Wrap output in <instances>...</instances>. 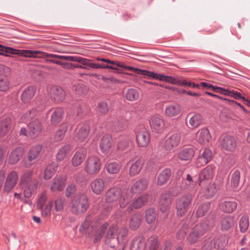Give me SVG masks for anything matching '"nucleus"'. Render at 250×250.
I'll return each instance as SVG.
<instances>
[{"mask_svg": "<svg viewBox=\"0 0 250 250\" xmlns=\"http://www.w3.org/2000/svg\"><path fill=\"white\" fill-rule=\"evenodd\" d=\"M139 93L137 90L133 88L129 89L126 93V98L127 100L133 101L138 99Z\"/></svg>", "mask_w": 250, "mask_h": 250, "instance_id": "nucleus-62", "label": "nucleus"}, {"mask_svg": "<svg viewBox=\"0 0 250 250\" xmlns=\"http://www.w3.org/2000/svg\"><path fill=\"white\" fill-rule=\"evenodd\" d=\"M212 158V152L208 148H205L202 154L198 157L196 160L197 167H201L209 162Z\"/></svg>", "mask_w": 250, "mask_h": 250, "instance_id": "nucleus-19", "label": "nucleus"}, {"mask_svg": "<svg viewBox=\"0 0 250 250\" xmlns=\"http://www.w3.org/2000/svg\"><path fill=\"white\" fill-rule=\"evenodd\" d=\"M97 110L103 114L107 113L108 111V107L107 103L101 102L97 106Z\"/></svg>", "mask_w": 250, "mask_h": 250, "instance_id": "nucleus-64", "label": "nucleus"}, {"mask_svg": "<svg viewBox=\"0 0 250 250\" xmlns=\"http://www.w3.org/2000/svg\"><path fill=\"white\" fill-rule=\"evenodd\" d=\"M64 187V182L62 177H56L50 186V190L52 192L62 191Z\"/></svg>", "mask_w": 250, "mask_h": 250, "instance_id": "nucleus-37", "label": "nucleus"}, {"mask_svg": "<svg viewBox=\"0 0 250 250\" xmlns=\"http://www.w3.org/2000/svg\"><path fill=\"white\" fill-rule=\"evenodd\" d=\"M20 185L23 190L25 197L29 198L36 193L38 187V181L34 177L33 170H27L22 173Z\"/></svg>", "mask_w": 250, "mask_h": 250, "instance_id": "nucleus-1", "label": "nucleus"}, {"mask_svg": "<svg viewBox=\"0 0 250 250\" xmlns=\"http://www.w3.org/2000/svg\"><path fill=\"white\" fill-rule=\"evenodd\" d=\"M64 90L60 87H55L52 89V97L57 102H62L65 98Z\"/></svg>", "mask_w": 250, "mask_h": 250, "instance_id": "nucleus-45", "label": "nucleus"}, {"mask_svg": "<svg viewBox=\"0 0 250 250\" xmlns=\"http://www.w3.org/2000/svg\"><path fill=\"white\" fill-rule=\"evenodd\" d=\"M128 233V230L125 227H122L119 230L116 241H117L119 245L120 246V249L121 250H124L127 242Z\"/></svg>", "mask_w": 250, "mask_h": 250, "instance_id": "nucleus-16", "label": "nucleus"}, {"mask_svg": "<svg viewBox=\"0 0 250 250\" xmlns=\"http://www.w3.org/2000/svg\"><path fill=\"white\" fill-rule=\"evenodd\" d=\"M63 113L64 111L62 108H55L51 116V124L55 125L60 123L62 119Z\"/></svg>", "mask_w": 250, "mask_h": 250, "instance_id": "nucleus-44", "label": "nucleus"}, {"mask_svg": "<svg viewBox=\"0 0 250 250\" xmlns=\"http://www.w3.org/2000/svg\"><path fill=\"white\" fill-rule=\"evenodd\" d=\"M171 175V171L168 168L163 170L159 175L157 180V184L159 186L165 184L169 179Z\"/></svg>", "mask_w": 250, "mask_h": 250, "instance_id": "nucleus-48", "label": "nucleus"}, {"mask_svg": "<svg viewBox=\"0 0 250 250\" xmlns=\"http://www.w3.org/2000/svg\"><path fill=\"white\" fill-rule=\"evenodd\" d=\"M208 229V225L206 222L197 224L188 237V241L190 244L195 243L199 240V238L206 233Z\"/></svg>", "mask_w": 250, "mask_h": 250, "instance_id": "nucleus-5", "label": "nucleus"}, {"mask_svg": "<svg viewBox=\"0 0 250 250\" xmlns=\"http://www.w3.org/2000/svg\"><path fill=\"white\" fill-rule=\"evenodd\" d=\"M138 72V74L147 76L149 77H151L159 80H162L163 77H164L163 75L155 73L153 72L149 71L146 70H143L141 69H140V71H139Z\"/></svg>", "mask_w": 250, "mask_h": 250, "instance_id": "nucleus-56", "label": "nucleus"}, {"mask_svg": "<svg viewBox=\"0 0 250 250\" xmlns=\"http://www.w3.org/2000/svg\"><path fill=\"white\" fill-rule=\"evenodd\" d=\"M112 146V138L109 135L104 136L101 140L100 147L102 152L107 154Z\"/></svg>", "mask_w": 250, "mask_h": 250, "instance_id": "nucleus-28", "label": "nucleus"}, {"mask_svg": "<svg viewBox=\"0 0 250 250\" xmlns=\"http://www.w3.org/2000/svg\"><path fill=\"white\" fill-rule=\"evenodd\" d=\"M93 230L94 226L92 225L91 217L90 215L87 216L81 225L79 231L82 233L89 235L92 233Z\"/></svg>", "mask_w": 250, "mask_h": 250, "instance_id": "nucleus-23", "label": "nucleus"}, {"mask_svg": "<svg viewBox=\"0 0 250 250\" xmlns=\"http://www.w3.org/2000/svg\"><path fill=\"white\" fill-rule=\"evenodd\" d=\"M138 72V74L147 76L149 77H151L159 80H162L163 77H164L163 75L155 73L153 72L149 71L146 70H143L141 69H140V71H139Z\"/></svg>", "mask_w": 250, "mask_h": 250, "instance_id": "nucleus-55", "label": "nucleus"}, {"mask_svg": "<svg viewBox=\"0 0 250 250\" xmlns=\"http://www.w3.org/2000/svg\"><path fill=\"white\" fill-rule=\"evenodd\" d=\"M237 203L233 201H225L220 205V208L226 213H231L235 210L237 208Z\"/></svg>", "mask_w": 250, "mask_h": 250, "instance_id": "nucleus-42", "label": "nucleus"}, {"mask_svg": "<svg viewBox=\"0 0 250 250\" xmlns=\"http://www.w3.org/2000/svg\"><path fill=\"white\" fill-rule=\"evenodd\" d=\"M86 155V150L84 148L78 150L71 159L72 166L75 167L80 166L85 160Z\"/></svg>", "mask_w": 250, "mask_h": 250, "instance_id": "nucleus-18", "label": "nucleus"}, {"mask_svg": "<svg viewBox=\"0 0 250 250\" xmlns=\"http://www.w3.org/2000/svg\"><path fill=\"white\" fill-rule=\"evenodd\" d=\"M204 196L207 198L213 196L217 191V188L214 183H209L202 188Z\"/></svg>", "mask_w": 250, "mask_h": 250, "instance_id": "nucleus-47", "label": "nucleus"}, {"mask_svg": "<svg viewBox=\"0 0 250 250\" xmlns=\"http://www.w3.org/2000/svg\"><path fill=\"white\" fill-rule=\"evenodd\" d=\"M210 204L209 202H206L200 205L196 212L197 217H202L205 215L209 210Z\"/></svg>", "mask_w": 250, "mask_h": 250, "instance_id": "nucleus-53", "label": "nucleus"}, {"mask_svg": "<svg viewBox=\"0 0 250 250\" xmlns=\"http://www.w3.org/2000/svg\"><path fill=\"white\" fill-rule=\"evenodd\" d=\"M136 140L139 146L146 147L149 143V134L147 131L143 130L136 134Z\"/></svg>", "mask_w": 250, "mask_h": 250, "instance_id": "nucleus-20", "label": "nucleus"}, {"mask_svg": "<svg viewBox=\"0 0 250 250\" xmlns=\"http://www.w3.org/2000/svg\"><path fill=\"white\" fill-rule=\"evenodd\" d=\"M157 213L154 208H149L146 211L145 218L148 224H152L156 219Z\"/></svg>", "mask_w": 250, "mask_h": 250, "instance_id": "nucleus-51", "label": "nucleus"}, {"mask_svg": "<svg viewBox=\"0 0 250 250\" xmlns=\"http://www.w3.org/2000/svg\"><path fill=\"white\" fill-rule=\"evenodd\" d=\"M142 222V215L140 213L134 214L130 217L129 227L131 230H136L141 226Z\"/></svg>", "mask_w": 250, "mask_h": 250, "instance_id": "nucleus-32", "label": "nucleus"}, {"mask_svg": "<svg viewBox=\"0 0 250 250\" xmlns=\"http://www.w3.org/2000/svg\"><path fill=\"white\" fill-rule=\"evenodd\" d=\"M181 134L175 133L168 137L165 142L164 147L166 150H171L177 147L181 141Z\"/></svg>", "mask_w": 250, "mask_h": 250, "instance_id": "nucleus-9", "label": "nucleus"}, {"mask_svg": "<svg viewBox=\"0 0 250 250\" xmlns=\"http://www.w3.org/2000/svg\"><path fill=\"white\" fill-rule=\"evenodd\" d=\"M130 162L131 165L129 169V175L133 176L140 172L143 167L144 162L143 160L138 159L136 161L131 160Z\"/></svg>", "mask_w": 250, "mask_h": 250, "instance_id": "nucleus-26", "label": "nucleus"}, {"mask_svg": "<svg viewBox=\"0 0 250 250\" xmlns=\"http://www.w3.org/2000/svg\"><path fill=\"white\" fill-rule=\"evenodd\" d=\"M122 190L118 188H113L108 189L105 194V200L108 203L117 201L121 195Z\"/></svg>", "mask_w": 250, "mask_h": 250, "instance_id": "nucleus-14", "label": "nucleus"}, {"mask_svg": "<svg viewBox=\"0 0 250 250\" xmlns=\"http://www.w3.org/2000/svg\"><path fill=\"white\" fill-rule=\"evenodd\" d=\"M192 200V196L190 194L182 195L178 198L176 203L177 215L182 217L187 212L188 207Z\"/></svg>", "mask_w": 250, "mask_h": 250, "instance_id": "nucleus-4", "label": "nucleus"}, {"mask_svg": "<svg viewBox=\"0 0 250 250\" xmlns=\"http://www.w3.org/2000/svg\"><path fill=\"white\" fill-rule=\"evenodd\" d=\"M101 161L95 155H89L85 162V170L90 175H95L100 170Z\"/></svg>", "mask_w": 250, "mask_h": 250, "instance_id": "nucleus-3", "label": "nucleus"}, {"mask_svg": "<svg viewBox=\"0 0 250 250\" xmlns=\"http://www.w3.org/2000/svg\"><path fill=\"white\" fill-rule=\"evenodd\" d=\"M171 204V197L169 193H163L161 197L159 207L162 212L167 211L169 208Z\"/></svg>", "mask_w": 250, "mask_h": 250, "instance_id": "nucleus-13", "label": "nucleus"}, {"mask_svg": "<svg viewBox=\"0 0 250 250\" xmlns=\"http://www.w3.org/2000/svg\"><path fill=\"white\" fill-rule=\"evenodd\" d=\"M58 167V164L56 162H53L48 164L43 173V177L44 179L48 180L55 174Z\"/></svg>", "mask_w": 250, "mask_h": 250, "instance_id": "nucleus-29", "label": "nucleus"}, {"mask_svg": "<svg viewBox=\"0 0 250 250\" xmlns=\"http://www.w3.org/2000/svg\"><path fill=\"white\" fill-rule=\"evenodd\" d=\"M218 239L215 241L213 239H209L206 240L202 249L203 250H212L213 249L219 248V245H216V243L219 241Z\"/></svg>", "mask_w": 250, "mask_h": 250, "instance_id": "nucleus-52", "label": "nucleus"}, {"mask_svg": "<svg viewBox=\"0 0 250 250\" xmlns=\"http://www.w3.org/2000/svg\"><path fill=\"white\" fill-rule=\"evenodd\" d=\"M42 150V146L37 145L32 146L29 150L27 158L29 163H25L24 166L26 167H30L33 164L35 163L37 159L40 155Z\"/></svg>", "mask_w": 250, "mask_h": 250, "instance_id": "nucleus-7", "label": "nucleus"}, {"mask_svg": "<svg viewBox=\"0 0 250 250\" xmlns=\"http://www.w3.org/2000/svg\"><path fill=\"white\" fill-rule=\"evenodd\" d=\"M65 199L61 197H58L54 201L55 210L56 212H62L64 208Z\"/></svg>", "mask_w": 250, "mask_h": 250, "instance_id": "nucleus-58", "label": "nucleus"}, {"mask_svg": "<svg viewBox=\"0 0 250 250\" xmlns=\"http://www.w3.org/2000/svg\"><path fill=\"white\" fill-rule=\"evenodd\" d=\"M108 226V223L105 222L102 224L99 228L95 232L93 235V242L94 243H97L102 239Z\"/></svg>", "mask_w": 250, "mask_h": 250, "instance_id": "nucleus-35", "label": "nucleus"}, {"mask_svg": "<svg viewBox=\"0 0 250 250\" xmlns=\"http://www.w3.org/2000/svg\"><path fill=\"white\" fill-rule=\"evenodd\" d=\"M88 198L84 194L77 195L71 201L72 211L75 214L85 212L89 207Z\"/></svg>", "mask_w": 250, "mask_h": 250, "instance_id": "nucleus-2", "label": "nucleus"}, {"mask_svg": "<svg viewBox=\"0 0 250 250\" xmlns=\"http://www.w3.org/2000/svg\"><path fill=\"white\" fill-rule=\"evenodd\" d=\"M145 238L144 236H139L133 239L130 245V250H144Z\"/></svg>", "mask_w": 250, "mask_h": 250, "instance_id": "nucleus-34", "label": "nucleus"}, {"mask_svg": "<svg viewBox=\"0 0 250 250\" xmlns=\"http://www.w3.org/2000/svg\"><path fill=\"white\" fill-rule=\"evenodd\" d=\"M147 181L145 179H142L136 181L129 189L133 193H140L145 190L147 187Z\"/></svg>", "mask_w": 250, "mask_h": 250, "instance_id": "nucleus-25", "label": "nucleus"}, {"mask_svg": "<svg viewBox=\"0 0 250 250\" xmlns=\"http://www.w3.org/2000/svg\"><path fill=\"white\" fill-rule=\"evenodd\" d=\"M19 179V175L15 170L11 171L6 178L3 187V191L8 193L10 192L17 185Z\"/></svg>", "mask_w": 250, "mask_h": 250, "instance_id": "nucleus-6", "label": "nucleus"}, {"mask_svg": "<svg viewBox=\"0 0 250 250\" xmlns=\"http://www.w3.org/2000/svg\"><path fill=\"white\" fill-rule=\"evenodd\" d=\"M222 147L229 151H233L236 147V141L231 136H226L221 141Z\"/></svg>", "mask_w": 250, "mask_h": 250, "instance_id": "nucleus-15", "label": "nucleus"}, {"mask_svg": "<svg viewBox=\"0 0 250 250\" xmlns=\"http://www.w3.org/2000/svg\"><path fill=\"white\" fill-rule=\"evenodd\" d=\"M121 167L117 163H110L105 166V169L110 174H116L120 169Z\"/></svg>", "mask_w": 250, "mask_h": 250, "instance_id": "nucleus-54", "label": "nucleus"}, {"mask_svg": "<svg viewBox=\"0 0 250 250\" xmlns=\"http://www.w3.org/2000/svg\"><path fill=\"white\" fill-rule=\"evenodd\" d=\"M198 142L201 144H206L211 138L209 130L207 128H202L198 131Z\"/></svg>", "mask_w": 250, "mask_h": 250, "instance_id": "nucleus-27", "label": "nucleus"}, {"mask_svg": "<svg viewBox=\"0 0 250 250\" xmlns=\"http://www.w3.org/2000/svg\"><path fill=\"white\" fill-rule=\"evenodd\" d=\"M23 151L21 147H18L13 150L9 155L8 163L11 165L17 164L22 157Z\"/></svg>", "mask_w": 250, "mask_h": 250, "instance_id": "nucleus-21", "label": "nucleus"}, {"mask_svg": "<svg viewBox=\"0 0 250 250\" xmlns=\"http://www.w3.org/2000/svg\"><path fill=\"white\" fill-rule=\"evenodd\" d=\"M27 128L30 136L33 138L39 135L42 130V124L38 119L30 122L28 125Z\"/></svg>", "mask_w": 250, "mask_h": 250, "instance_id": "nucleus-8", "label": "nucleus"}, {"mask_svg": "<svg viewBox=\"0 0 250 250\" xmlns=\"http://www.w3.org/2000/svg\"><path fill=\"white\" fill-rule=\"evenodd\" d=\"M13 49L17 51L16 52V53H8L9 56H7L8 57H10L11 54H18L25 57H36L37 54H41V52L39 51H32L29 50H20L14 48Z\"/></svg>", "mask_w": 250, "mask_h": 250, "instance_id": "nucleus-49", "label": "nucleus"}, {"mask_svg": "<svg viewBox=\"0 0 250 250\" xmlns=\"http://www.w3.org/2000/svg\"><path fill=\"white\" fill-rule=\"evenodd\" d=\"M202 120L203 118L200 114H194L189 118L188 128L194 129L198 127L201 124Z\"/></svg>", "mask_w": 250, "mask_h": 250, "instance_id": "nucleus-46", "label": "nucleus"}, {"mask_svg": "<svg viewBox=\"0 0 250 250\" xmlns=\"http://www.w3.org/2000/svg\"><path fill=\"white\" fill-rule=\"evenodd\" d=\"M17 51L13 48L7 47L0 44V55L3 56H9L8 53H16Z\"/></svg>", "mask_w": 250, "mask_h": 250, "instance_id": "nucleus-63", "label": "nucleus"}, {"mask_svg": "<svg viewBox=\"0 0 250 250\" xmlns=\"http://www.w3.org/2000/svg\"><path fill=\"white\" fill-rule=\"evenodd\" d=\"M38 113V111L34 108H33L31 110L27 111L21 117V120L23 122H28L34 117H35L37 114Z\"/></svg>", "mask_w": 250, "mask_h": 250, "instance_id": "nucleus-61", "label": "nucleus"}, {"mask_svg": "<svg viewBox=\"0 0 250 250\" xmlns=\"http://www.w3.org/2000/svg\"><path fill=\"white\" fill-rule=\"evenodd\" d=\"M92 191L97 195L101 194L105 188V183L102 178L94 179L90 184Z\"/></svg>", "mask_w": 250, "mask_h": 250, "instance_id": "nucleus-24", "label": "nucleus"}, {"mask_svg": "<svg viewBox=\"0 0 250 250\" xmlns=\"http://www.w3.org/2000/svg\"><path fill=\"white\" fill-rule=\"evenodd\" d=\"M73 147L70 145H65L59 149L56 155L58 161H62L71 154Z\"/></svg>", "mask_w": 250, "mask_h": 250, "instance_id": "nucleus-17", "label": "nucleus"}, {"mask_svg": "<svg viewBox=\"0 0 250 250\" xmlns=\"http://www.w3.org/2000/svg\"><path fill=\"white\" fill-rule=\"evenodd\" d=\"M67 129V127L66 125L65 124L62 125L61 128L56 132L54 138L55 140L56 141H60L62 140L64 137Z\"/></svg>", "mask_w": 250, "mask_h": 250, "instance_id": "nucleus-57", "label": "nucleus"}, {"mask_svg": "<svg viewBox=\"0 0 250 250\" xmlns=\"http://www.w3.org/2000/svg\"><path fill=\"white\" fill-rule=\"evenodd\" d=\"M215 167L208 165L201 172L199 178L201 181L211 179L214 174Z\"/></svg>", "mask_w": 250, "mask_h": 250, "instance_id": "nucleus-30", "label": "nucleus"}, {"mask_svg": "<svg viewBox=\"0 0 250 250\" xmlns=\"http://www.w3.org/2000/svg\"><path fill=\"white\" fill-rule=\"evenodd\" d=\"M89 132V126L87 124L80 125L78 127L77 137L79 141H83L88 137Z\"/></svg>", "mask_w": 250, "mask_h": 250, "instance_id": "nucleus-39", "label": "nucleus"}, {"mask_svg": "<svg viewBox=\"0 0 250 250\" xmlns=\"http://www.w3.org/2000/svg\"><path fill=\"white\" fill-rule=\"evenodd\" d=\"M10 82L7 77H0V91L6 92L10 87Z\"/></svg>", "mask_w": 250, "mask_h": 250, "instance_id": "nucleus-59", "label": "nucleus"}, {"mask_svg": "<svg viewBox=\"0 0 250 250\" xmlns=\"http://www.w3.org/2000/svg\"><path fill=\"white\" fill-rule=\"evenodd\" d=\"M250 226L249 218L248 215H243L239 220L240 231L245 233L247 231Z\"/></svg>", "mask_w": 250, "mask_h": 250, "instance_id": "nucleus-50", "label": "nucleus"}, {"mask_svg": "<svg viewBox=\"0 0 250 250\" xmlns=\"http://www.w3.org/2000/svg\"><path fill=\"white\" fill-rule=\"evenodd\" d=\"M220 223L221 230L227 231L234 225V218L229 215L225 216L221 218Z\"/></svg>", "mask_w": 250, "mask_h": 250, "instance_id": "nucleus-31", "label": "nucleus"}, {"mask_svg": "<svg viewBox=\"0 0 250 250\" xmlns=\"http://www.w3.org/2000/svg\"><path fill=\"white\" fill-rule=\"evenodd\" d=\"M181 112V108L178 104H173L167 105L165 110L167 116L172 117L179 115Z\"/></svg>", "mask_w": 250, "mask_h": 250, "instance_id": "nucleus-38", "label": "nucleus"}, {"mask_svg": "<svg viewBox=\"0 0 250 250\" xmlns=\"http://www.w3.org/2000/svg\"><path fill=\"white\" fill-rule=\"evenodd\" d=\"M118 201L120 208H125L131 202L133 197V193L129 189H124L122 191Z\"/></svg>", "mask_w": 250, "mask_h": 250, "instance_id": "nucleus-10", "label": "nucleus"}, {"mask_svg": "<svg viewBox=\"0 0 250 250\" xmlns=\"http://www.w3.org/2000/svg\"><path fill=\"white\" fill-rule=\"evenodd\" d=\"M52 205L53 202L50 201L45 206H43L42 208H38L39 209H41V214L42 217H46L51 215Z\"/></svg>", "mask_w": 250, "mask_h": 250, "instance_id": "nucleus-60", "label": "nucleus"}, {"mask_svg": "<svg viewBox=\"0 0 250 250\" xmlns=\"http://www.w3.org/2000/svg\"><path fill=\"white\" fill-rule=\"evenodd\" d=\"M36 90L33 86L27 87L22 93L21 99L24 103L29 102L34 96Z\"/></svg>", "mask_w": 250, "mask_h": 250, "instance_id": "nucleus-36", "label": "nucleus"}, {"mask_svg": "<svg viewBox=\"0 0 250 250\" xmlns=\"http://www.w3.org/2000/svg\"><path fill=\"white\" fill-rule=\"evenodd\" d=\"M194 154V150L192 148H186L181 150L178 157L182 161L190 160Z\"/></svg>", "mask_w": 250, "mask_h": 250, "instance_id": "nucleus-40", "label": "nucleus"}, {"mask_svg": "<svg viewBox=\"0 0 250 250\" xmlns=\"http://www.w3.org/2000/svg\"><path fill=\"white\" fill-rule=\"evenodd\" d=\"M150 125L152 130L155 132H161L165 126V122L162 118L159 116H155L151 118Z\"/></svg>", "mask_w": 250, "mask_h": 250, "instance_id": "nucleus-12", "label": "nucleus"}, {"mask_svg": "<svg viewBox=\"0 0 250 250\" xmlns=\"http://www.w3.org/2000/svg\"><path fill=\"white\" fill-rule=\"evenodd\" d=\"M149 195L148 194H144L135 200L131 204L129 205L126 210L129 213L133 208H139L144 206L148 201Z\"/></svg>", "mask_w": 250, "mask_h": 250, "instance_id": "nucleus-11", "label": "nucleus"}, {"mask_svg": "<svg viewBox=\"0 0 250 250\" xmlns=\"http://www.w3.org/2000/svg\"><path fill=\"white\" fill-rule=\"evenodd\" d=\"M118 230V226L116 224H113L108 228L105 237V242L109 245L111 248H114L115 245L111 242L112 241H116V239L114 237V234Z\"/></svg>", "mask_w": 250, "mask_h": 250, "instance_id": "nucleus-22", "label": "nucleus"}, {"mask_svg": "<svg viewBox=\"0 0 250 250\" xmlns=\"http://www.w3.org/2000/svg\"><path fill=\"white\" fill-rule=\"evenodd\" d=\"M11 125L10 118H5L0 121V137L5 136L8 132Z\"/></svg>", "mask_w": 250, "mask_h": 250, "instance_id": "nucleus-43", "label": "nucleus"}, {"mask_svg": "<svg viewBox=\"0 0 250 250\" xmlns=\"http://www.w3.org/2000/svg\"><path fill=\"white\" fill-rule=\"evenodd\" d=\"M159 246L158 237L156 235L149 237L145 240L144 250H157Z\"/></svg>", "mask_w": 250, "mask_h": 250, "instance_id": "nucleus-33", "label": "nucleus"}, {"mask_svg": "<svg viewBox=\"0 0 250 250\" xmlns=\"http://www.w3.org/2000/svg\"><path fill=\"white\" fill-rule=\"evenodd\" d=\"M240 181V171L238 169L234 170L230 178V185L232 189L239 188Z\"/></svg>", "mask_w": 250, "mask_h": 250, "instance_id": "nucleus-41", "label": "nucleus"}]
</instances>
